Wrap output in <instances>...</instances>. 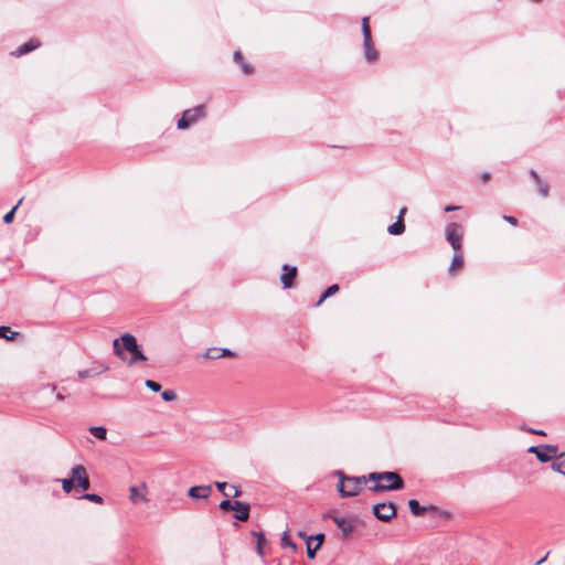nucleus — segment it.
<instances>
[{"mask_svg": "<svg viewBox=\"0 0 565 565\" xmlns=\"http://www.w3.org/2000/svg\"><path fill=\"white\" fill-rule=\"evenodd\" d=\"M113 350L114 354L122 361L126 360L124 351L130 352L131 356L128 360V364L130 365L137 363L138 361L147 360V356L142 353L140 347L137 343L136 337L130 333H124L120 338L115 339L113 341Z\"/></svg>", "mask_w": 565, "mask_h": 565, "instance_id": "1", "label": "nucleus"}, {"mask_svg": "<svg viewBox=\"0 0 565 565\" xmlns=\"http://www.w3.org/2000/svg\"><path fill=\"white\" fill-rule=\"evenodd\" d=\"M367 478L376 482L370 488L373 492L396 491L405 486L403 478L395 471L371 472Z\"/></svg>", "mask_w": 565, "mask_h": 565, "instance_id": "2", "label": "nucleus"}, {"mask_svg": "<svg viewBox=\"0 0 565 565\" xmlns=\"http://www.w3.org/2000/svg\"><path fill=\"white\" fill-rule=\"evenodd\" d=\"M337 475L339 477V483L337 488L343 498L358 495L362 489V484L369 480V478L365 476L347 477L342 471H337Z\"/></svg>", "mask_w": 565, "mask_h": 565, "instance_id": "3", "label": "nucleus"}, {"mask_svg": "<svg viewBox=\"0 0 565 565\" xmlns=\"http://www.w3.org/2000/svg\"><path fill=\"white\" fill-rule=\"evenodd\" d=\"M532 455L542 462L546 463L553 459H559V448L557 445L553 444H540L532 445Z\"/></svg>", "mask_w": 565, "mask_h": 565, "instance_id": "4", "label": "nucleus"}, {"mask_svg": "<svg viewBox=\"0 0 565 565\" xmlns=\"http://www.w3.org/2000/svg\"><path fill=\"white\" fill-rule=\"evenodd\" d=\"M205 116V108L203 105H199L191 109L183 111L181 118L178 120V129H186L190 125L196 122L199 119Z\"/></svg>", "mask_w": 565, "mask_h": 565, "instance_id": "5", "label": "nucleus"}, {"mask_svg": "<svg viewBox=\"0 0 565 565\" xmlns=\"http://www.w3.org/2000/svg\"><path fill=\"white\" fill-rule=\"evenodd\" d=\"M446 241L451 245L455 250L461 248V242L463 237V228L459 223H449L445 230Z\"/></svg>", "mask_w": 565, "mask_h": 565, "instance_id": "6", "label": "nucleus"}, {"mask_svg": "<svg viewBox=\"0 0 565 565\" xmlns=\"http://www.w3.org/2000/svg\"><path fill=\"white\" fill-rule=\"evenodd\" d=\"M397 512V508L393 502H382L373 507V513L376 519L382 522L391 521Z\"/></svg>", "mask_w": 565, "mask_h": 565, "instance_id": "7", "label": "nucleus"}, {"mask_svg": "<svg viewBox=\"0 0 565 565\" xmlns=\"http://www.w3.org/2000/svg\"><path fill=\"white\" fill-rule=\"evenodd\" d=\"M72 477L74 481H76L77 487L83 491H86L89 488V479L87 477L85 467L82 465H77L72 468Z\"/></svg>", "mask_w": 565, "mask_h": 565, "instance_id": "8", "label": "nucleus"}, {"mask_svg": "<svg viewBox=\"0 0 565 565\" xmlns=\"http://www.w3.org/2000/svg\"><path fill=\"white\" fill-rule=\"evenodd\" d=\"M332 521L337 524V526L341 530L342 539L347 540L351 536L353 531L355 530V524L353 520H349L344 516L334 515L332 516Z\"/></svg>", "mask_w": 565, "mask_h": 565, "instance_id": "9", "label": "nucleus"}, {"mask_svg": "<svg viewBox=\"0 0 565 565\" xmlns=\"http://www.w3.org/2000/svg\"><path fill=\"white\" fill-rule=\"evenodd\" d=\"M363 50L367 62L372 63L377 60L379 53L373 45L371 31H366V35H363Z\"/></svg>", "mask_w": 565, "mask_h": 565, "instance_id": "10", "label": "nucleus"}, {"mask_svg": "<svg viewBox=\"0 0 565 565\" xmlns=\"http://www.w3.org/2000/svg\"><path fill=\"white\" fill-rule=\"evenodd\" d=\"M108 370H109L108 365H106L104 363H99V362H94L89 369L78 371V377L79 379H88L92 376L99 375L104 372H107Z\"/></svg>", "mask_w": 565, "mask_h": 565, "instance_id": "11", "label": "nucleus"}, {"mask_svg": "<svg viewBox=\"0 0 565 565\" xmlns=\"http://www.w3.org/2000/svg\"><path fill=\"white\" fill-rule=\"evenodd\" d=\"M236 353L227 348L217 349V348H209L204 352V358L207 360H216L221 358H234Z\"/></svg>", "mask_w": 565, "mask_h": 565, "instance_id": "12", "label": "nucleus"}, {"mask_svg": "<svg viewBox=\"0 0 565 565\" xmlns=\"http://www.w3.org/2000/svg\"><path fill=\"white\" fill-rule=\"evenodd\" d=\"M212 493V486H194L188 491V495L192 499L207 500Z\"/></svg>", "mask_w": 565, "mask_h": 565, "instance_id": "13", "label": "nucleus"}, {"mask_svg": "<svg viewBox=\"0 0 565 565\" xmlns=\"http://www.w3.org/2000/svg\"><path fill=\"white\" fill-rule=\"evenodd\" d=\"M284 273L280 276L282 287L289 289L294 285V279L297 276V267H289L287 264L282 266Z\"/></svg>", "mask_w": 565, "mask_h": 565, "instance_id": "14", "label": "nucleus"}, {"mask_svg": "<svg viewBox=\"0 0 565 565\" xmlns=\"http://www.w3.org/2000/svg\"><path fill=\"white\" fill-rule=\"evenodd\" d=\"M532 182L535 183L539 195L542 198H546L548 195L550 184L544 181L534 169H532Z\"/></svg>", "mask_w": 565, "mask_h": 565, "instance_id": "15", "label": "nucleus"}, {"mask_svg": "<svg viewBox=\"0 0 565 565\" xmlns=\"http://www.w3.org/2000/svg\"><path fill=\"white\" fill-rule=\"evenodd\" d=\"M249 510L250 505L248 503L235 501V508L233 509V511H235L234 516L238 521H247L249 519Z\"/></svg>", "mask_w": 565, "mask_h": 565, "instance_id": "16", "label": "nucleus"}, {"mask_svg": "<svg viewBox=\"0 0 565 565\" xmlns=\"http://www.w3.org/2000/svg\"><path fill=\"white\" fill-rule=\"evenodd\" d=\"M463 267V257L460 253H456L451 259L448 273L450 276H456L457 271Z\"/></svg>", "mask_w": 565, "mask_h": 565, "instance_id": "17", "label": "nucleus"}, {"mask_svg": "<svg viewBox=\"0 0 565 565\" xmlns=\"http://www.w3.org/2000/svg\"><path fill=\"white\" fill-rule=\"evenodd\" d=\"M40 46V42L36 39H31L26 43L19 46L15 51L17 56H21L23 54H26Z\"/></svg>", "mask_w": 565, "mask_h": 565, "instance_id": "18", "label": "nucleus"}, {"mask_svg": "<svg viewBox=\"0 0 565 565\" xmlns=\"http://www.w3.org/2000/svg\"><path fill=\"white\" fill-rule=\"evenodd\" d=\"M234 61L239 64L241 70L244 74L249 75L253 73V67L244 61V57L239 51H235L233 54Z\"/></svg>", "mask_w": 565, "mask_h": 565, "instance_id": "19", "label": "nucleus"}, {"mask_svg": "<svg viewBox=\"0 0 565 565\" xmlns=\"http://www.w3.org/2000/svg\"><path fill=\"white\" fill-rule=\"evenodd\" d=\"M408 508H409V511L416 516H420L428 511L427 507L420 505L419 502L415 499H411L408 501Z\"/></svg>", "mask_w": 565, "mask_h": 565, "instance_id": "20", "label": "nucleus"}, {"mask_svg": "<svg viewBox=\"0 0 565 565\" xmlns=\"http://www.w3.org/2000/svg\"><path fill=\"white\" fill-rule=\"evenodd\" d=\"M387 232L391 235H401L405 232V224L403 220H401V216L397 217V221L395 223L391 224L387 227Z\"/></svg>", "mask_w": 565, "mask_h": 565, "instance_id": "21", "label": "nucleus"}, {"mask_svg": "<svg viewBox=\"0 0 565 565\" xmlns=\"http://www.w3.org/2000/svg\"><path fill=\"white\" fill-rule=\"evenodd\" d=\"M339 291V286L337 284L329 286L319 297L316 306H320L327 298L333 296Z\"/></svg>", "mask_w": 565, "mask_h": 565, "instance_id": "22", "label": "nucleus"}, {"mask_svg": "<svg viewBox=\"0 0 565 565\" xmlns=\"http://www.w3.org/2000/svg\"><path fill=\"white\" fill-rule=\"evenodd\" d=\"M130 500L134 502V503H138V502H148V498L146 497L145 493H140L139 492V489L135 486L130 487Z\"/></svg>", "mask_w": 565, "mask_h": 565, "instance_id": "23", "label": "nucleus"}, {"mask_svg": "<svg viewBox=\"0 0 565 565\" xmlns=\"http://www.w3.org/2000/svg\"><path fill=\"white\" fill-rule=\"evenodd\" d=\"M89 433L100 440H105L107 436V430L103 426H93L89 428Z\"/></svg>", "mask_w": 565, "mask_h": 565, "instance_id": "24", "label": "nucleus"}, {"mask_svg": "<svg viewBox=\"0 0 565 565\" xmlns=\"http://www.w3.org/2000/svg\"><path fill=\"white\" fill-rule=\"evenodd\" d=\"M312 536H309L307 540V555L310 559H313L316 556V552L320 548V543H317L315 546H312Z\"/></svg>", "mask_w": 565, "mask_h": 565, "instance_id": "25", "label": "nucleus"}, {"mask_svg": "<svg viewBox=\"0 0 565 565\" xmlns=\"http://www.w3.org/2000/svg\"><path fill=\"white\" fill-rule=\"evenodd\" d=\"M17 332L11 331L9 327L1 326L0 327V338H4L7 340H12L17 335Z\"/></svg>", "mask_w": 565, "mask_h": 565, "instance_id": "26", "label": "nucleus"}, {"mask_svg": "<svg viewBox=\"0 0 565 565\" xmlns=\"http://www.w3.org/2000/svg\"><path fill=\"white\" fill-rule=\"evenodd\" d=\"M253 535L257 537V553L258 555L263 556V544L266 541L265 535L260 532H253Z\"/></svg>", "mask_w": 565, "mask_h": 565, "instance_id": "27", "label": "nucleus"}, {"mask_svg": "<svg viewBox=\"0 0 565 565\" xmlns=\"http://www.w3.org/2000/svg\"><path fill=\"white\" fill-rule=\"evenodd\" d=\"M21 203H22V199H20V200L18 201V203H17V204H15V205H14V206H13V207L8 212V213H7V214H4V216H3V222H4V223L9 224V223H11V222L13 221L14 213H15V211H17L18 206H19Z\"/></svg>", "mask_w": 565, "mask_h": 565, "instance_id": "28", "label": "nucleus"}, {"mask_svg": "<svg viewBox=\"0 0 565 565\" xmlns=\"http://www.w3.org/2000/svg\"><path fill=\"white\" fill-rule=\"evenodd\" d=\"M218 508L222 511H233V509L235 508V501L232 502L228 498H226L225 500L221 501Z\"/></svg>", "mask_w": 565, "mask_h": 565, "instance_id": "29", "label": "nucleus"}, {"mask_svg": "<svg viewBox=\"0 0 565 565\" xmlns=\"http://www.w3.org/2000/svg\"><path fill=\"white\" fill-rule=\"evenodd\" d=\"M161 397L166 402H172V401L177 399L178 395L173 390H166L162 392Z\"/></svg>", "mask_w": 565, "mask_h": 565, "instance_id": "30", "label": "nucleus"}, {"mask_svg": "<svg viewBox=\"0 0 565 565\" xmlns=\"http://www.w3.org/2000/svg\"><path fill=\"white\" fill-rule=\"evenodd\" d=\"M73 486H74V479L73 477L68 478V479H63L62 480V488L63 490L68 493L72 491L73 489Z\"/></svg>", "mask_w": 565, "mask_h": 565, "instance_id": "31", "label": "nucleus"}, {"mask_svg": "<svg viewBox=\"0 0 565 565\" xmlns=\"http://www.w3.org/2000/svg\"><path fill=\"white\" fill-rule=\"evenodd\" d=\"M550 462H551V469L553 471L563 475V466H562V460L561 459H553Z\"/></svg>", "mask_w": 565, "mask_h": 565, "instance_id": "32", "label": "nucleus"}, {"mask_svg": "<svg viewBox=\"0 0 565 565\" xmlns=\"http://www.w3.org/2000/svg\"><path fill=\"white\" fill-rule=\"evenodd\" d=\"M82 498L98 504L103 503V498L95 493H86Z\"/></svg>", "mask_w": 565, "mask_h": 565, "instance_id": "33", "label": "nucleus"}, {"mask_svg": "<svg viewBox=\"0 0 565 565\" xmlns=\"http://www.w3.org/2000/svg\"><path fill=\"white\" fill-rule=\"evenodd\" d=\"M214 484L224 497L230 498V494L225 491L230 487L227 482L215 481Z\"/></svg>", "mask_w": 565, "mask_h": 565, "instance_id": "34", "label": "nucleus"}, {"mask_svg": "<svg viewBox=\"0 0 565 565\" xmlns=\"http://www.w3.org/2000/svg\"><path fill=\"white\" fill-rule=\"evenodd\" d=\"M281 544H282V546H289L292 550H296V547H297V545L289 539L287 532H284V534H282Z\"/></svg>", "mask_w": 565, "mask_h": 565, "instance_id": "35", "label": "nucleus"}, {"mask_svg": "<svg viewBox=\"0 0 565 565\" xmlns=\"http://www.w3.org/2000/svg\"><path fill=\"white\" fill-rule=\"evenodd\" d=\"M145 384L152 392H159L161 390V385L156 381L147 380Z\"/></svg>", "mask_w": 565, "mask_h": 565, "instance_id": "36", "label": "nucleus"}, {"mask_svg": "<svg viewBox=\"0 0 565 565\" xmlns=\"http://www.w3.org/2000/svg\"><path fill=\"white\" fill-rule=\"evenodd\" d=\"M366 31H371L370 25H369V17H364L362 19V33H363V35H366Z\"/></svg>", "mask_w": 565, "mask_h": 565, "instance_id": "37", "label": "nucleus"}, {"mask_svg": "<svg viewBox=\"0 0 565 565\" xmlns=\"http://www.w3.org/2000/svg\"><path fill=\"white\" fill-rule=\"evenodd\" d=\"M503 220L513 226L518 225V220L514 216L504 215Z\"/></svg>", "mask_w": 565, "mask_h": 565, "instance_id": "38", "label": "nucleus"}, {"mask_svg": "<svg viewBox=\"0 0 565 565\" xmlns=\"http://www.w3.org/2000/svg\"><path fill=\"white\" fill-rule=\"evenodd\" d=\"M550 555V552H546L542 557H540L537 561L535 562H532V565H541L542 563H544L547 557Z\"/></svg>", "mask_w": 565, "mask_h": 565, "instance_id": "39", "label": "nucleus"}, {"mask_svg": "<svg viewBox=\"0 0 565 565\" xmlns=\"http://www.w3.org/2000/svg\"><path fill=\"white\" fill-rule=\"evenodd\" d=\"M230 487L233 489V494H232L233 498H237L241 495V490L238 489V487H236V486H230Z\"/></svg>", "mask_w": 565, "mask_h": 565, "instance_id": "40", "label": "nucleus"}, {"mask_svg": "<svg viewBox=\"0 0 565 565\" xmlns=\"http://www.w3.org/2000/svg\"><path fill=\"white\" fill-rule=\"evenodd\" d=\"M313 540H317V543H320V545L322 544L323 540H324V534L323 533H319L317 534L316 536H312Z\"/></svg>", "mask_w": 565, "mask_h": 565, "instance_id": "41", "label": "nucleus"}, {"mask_svg": "<svg viewBox=\"0 0 565 565\" xmlns=\"http://www.w3.org/2000/svg\"><path fill=\"white\" fill-rule=\"evenodd\" d=\"M532 435L546 436V433L543 429L532 428Z\"/></svg>", "mask_w": 565, "mask_h": 565, "instance_id": "42", "label": "nucleus"}, {"mask_svg": "<svg viewBox=\"0 0 565 565\" xmlns=\"http://www.w3.org/2000/svg\"><path fill=\"white\" fill-rule=\"evenodd\" d=\"M458 209H459L458 206L447 205V206H445L444 211L445 212H451V211H455V210H458Z\"/></svg>", "mask_w": 565, "mask_h": 565, "instance_id": "43", "label": "nucleus"}, {"mask_svg": "<svg viewBox=\"0 0 565 565\" xmlns=\"http://www.w3.org/2000/svg\"><path fill=\"white\" fill-rule=\"evenodd\" d=\"M564 457V460H562V466H563V475L565 476V451L564 452H561L559 455V459Z\"/></svg>", "mask_w": 565, "mask_h": 565, "instance_id": "44", "label": "nucleus"}, {"mask_svg": "<svg viewBox=\"0 0 565 565\" xmlns=\"http://www.w3.org/2000/svg\"><path fill=\"white\" fill-rule=\"evenodd\" d=\"M489 179H490V174H489L488 172H483V173L481 174V180H482L483 182L488 181Z\"/></svg>", "mask_w": 565, "mask_h": 565, "instance_id": "45", "label": "nucleus"}, {"mask_svg": "<svg viewBox=\"0 0 565 565\" xmlns=\"http://www.w3.org/2000/svg\"><path fill=\"white\" fill-rule=\"evenodd\" d=\"M56 399L60 401V402H63L65 399V396L62 394V393H57L55 395Z\"/></svg>", "mask_w": 565, "mask_h": 565, "instance_id": "46", "label": "nucleus"}, {"mask_svg": "<svg viewBox=\"0 0 565 565\" xmlns=\"http://www.w3.org/2000/svg\"><path fill=\"white\" fill-rule=\"evenodd\" d=\"M406 213V207H403L401 211H399V215L401 218L403 217V215Z\"/></svg>", "mask_w": 565, "mask_h": 565, "instance_id": "47", "label": "nucleus"}, {"mask_svg": "<svg viewBox=\"0 0 565 565\" xmlns=\"http://www.w3.org/2000/svg\"><path fill=\"white\" fill-rule=\"evenodd\" d=\"M49 387L51 388L52 392H54L56 388V386L54 384L49 385Z\"/></svg>", "mask_w": 565, "mask_h": 565, "instance_id": "48", "label": "nucleus"}, {"mask_svg": "<svg viewBox=\"0 0 565 565\" xmlns=\"http://www.w3.org/2000/svg\"><path fill=\"white\" fill-rule=\"evenodd\" d=\"M521 429H523V430H525V431H529V429L526 428V425H525V424H523V425L521 426Z\"/></svg>", "mask_w": 565, "mask_h": 565, "instance_id": "49", "label": "nucleus"}, {"mask_svg": "<svg viewBox=\"0 0 565 565\" xmlns=\"http://www.w3.org/2000/svg\"><path fill=\"white\" fill-rule=\"evenodd\" d=\"M541 1H542V0H532V2H536V3L541 2Z\"/></svg>", "mask_w": 565, "mask_h": 565, "instance_id": "50", "label": "nucleus"}]
</instances>
